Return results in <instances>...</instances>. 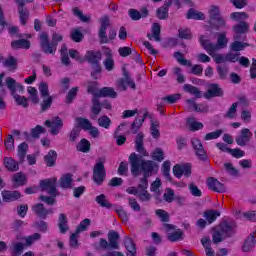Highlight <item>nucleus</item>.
<instances>
[{"label":"nucleus","mask_w":256,"mask_h":256,"mask_svg":"<svg viewBox=\"0 0 256 256\" xmlns=\"http://www.w3.org/2000/svg\"><path fill=\"white\" fill-rule=\"evenodd\" d=\"M156 17L161 20L169 19V9L161 6L156 10Z\"/></svg>","instance_id":"nucleus-61"},{"label":"nucleus","mask_w":256,"mask_h":256,"mask_svg":"<svg viewBox=\"0 0 256 256\" xmlns=\"http://www.w3.org/2000/svg\"><path fill=\"white\" fill-rule=\"evenodd\" d=\"M84 37L85 36L83 35V33L81 31H79V29H74L70 33V39H72V41H74V43H81V41H83Z\"/></svg>","instance_id":"nucleus-55"},{"label":"nucleus","mask_w":256,"mask_h":256,"mask_svg":"<svg viewBox=\"0 0 256 256\" xmlns=\"http://www.w3.org/2000/svg\"><path fill=\"white\" fill-rule=\"evenodd\" d=\"M104 49V55L106 59L103 61V65L106 71H113V69H115V60H113V52L108 47H104Z\"/></svg>","instance_id":"nucleus-20"},{"label":"nucleus","mask_w":256,"mask_h":256,"mask_svg":"<svg viewBox=\"0 0 256 256\" xmlns=\"http://www.w3.org/2000/svg\"><path fill=\"white\" fill-rule=\"evenodd\" d=\"M119 232L111 230L108 232V241L105 238H100L99 240V247L103 251H111L119 249Z\"/></svg>","instance_id":"nucleus-7"},{"label":"nucleus","mask_w":256,"mask_h":256,"mask_svg":"<svg viewBox=\"0 0 256 256\" xmlns=\"http://www.w3.org/2000/svg\"><path fill=\"white\" fill-rule=\"evenodd\" d=\"M63 41V35L54 32L52 34V41L49 42V34L42 32L40 34V47L46 55H55L57 53V45Z\"/></svg>","instance_id":"nucleus-3"},{"label":"nucleus","mask_w":256,"mask_h":256,"mask_svg":"<svg viewBox=\"0 0 256 256\" xmlns=\"http://www.w3.org/2000/svg\"><path fill=\"white\" fill-rule=\"evenodd\" d=\"M147 37L150 41L153 40V38L157 42L161 41V25L154 23L152 26V34H148Z\"/></svg>","instance_id":"nucleus-31"},{"label":"nucleus","mask_w":256,"mask_h":256,"mask_svg":"<svg viewBox=\"0 0 256 256\" xmlns=\"http://www.w3.org/2000/svg\"><path fill=\"white\" fill-rule=\"evenodd\" d=\"M12 49H31V42L27 39H20L11 42Z\"/></svg>","instance_id":"nucleus-30"},{"label":"nucleus","mask_w":256,"mask_h":256,"mask_svg":"<svg viewBox=\"0 0 256 256\" xmlns=\"http://www.w3.org/2000/svg\"><path fill=\"white\" fill-rule=\"evenodd\" d=\"M41 240V234L34 233L26 238V247H31L35 243V241Z\"/></svg>","instance_id":"nucleus-64"},{"label":"nucleus","mask_w":256,"mask_h":256,"mask_svg":"<svg viewBox=\"0 0 256 256\" xmlns=\"http://www.w3.org/2000/svg\"><path fill=\"white\" fill-rule=\"evenodd\" d=\"M208 53V55H210V57H212L215 61V63H217V65L221 64V63H226L227 61V56H224L223 54H216L217 51H206Z\"/></svg>","instance_id":"nucleus-49"},{"label":"nucleus","mask_w":256,"mask_h":256,"mask_svg":"<svg viewBox=\"0 0 256 256\" xmlns=\"http://www.w3.org/2000/svg\"><path fill=\"white\" fill-rule=\"evenodd\" d=\"M105 158H98L93 168L92 179L96 185H103L105 177H107V170H105Z\"/></svg>","instance_id":"nucleus-9"},{"label":"nucleus","mask_w":256,"mask_h":256,"mask_svg":"<svg viewBox=\"0 0 256 256\" xmlns=\"http://www.w3.org/2000/svg\"><path fill=\"white\" fill-rule=\"evenodd\" d=\"M123 78L117 80V87L122 89V91H127V85L131 87L134 91L137 89V85H135V81L131 79V75L127 71V68H122Z\"/></svg>","instance_id":"nucleus-11"},{"label":"nucleus","mask_w":256,"mask_h":256,"mask_svg":"<svg viewBox=\"0 0 256 256\" xmlns=\"http://www.w3.org/2000/svg\"><path fill=\"white\" fill-rule=\"evenodd\" d=\"M17 81H15V79L8 77L6 78V86L8 87V89L11 91L12 95H15V93H17Z\"/></svg>","instance_id":"nucleus-58"},{"label":"nucleus","mask_w":256,"mask_h":256,"mask_svg":"<svg viewBox=\"0 0 256 256\" xmlns=\"http://www.w3.org/2000/svg\"><path fill=\"white\" fill-rule=\"evenodd\" d=\"M44 125L46 127H52L50 130L51 135H59V129L63 128V120L61 119V117L56 116L52 118V121L46 120L44 122Z\"/></svg>","instance_id":"nucleus-14"},{"label":"nucleus","mask_w":256,"mask_h":256,"mask_svg":"<svg viewBox=\"0 0 256 256\" xmlns=\"http://www.w3.org/2000/svg\"><path fill=\"white\" fill-rule=\"evenodd\" d=\"M217 217H221V212L217 210H206L204 212V218L209 225H211V223H215V221H217Z\"/></svg>","instance_id":"nucleus-29"},{"label":"nucleus","mask_w":256,"mask_h":256,"mask_svg":"<svg viewBox=\"0 0 256 256\" xmlns=\"http://www.w3.org/2000/svg\"><path fill=\"white\" fill-rule=\"evenodd\" d=\"M13 181L17 187H22L23 185H27V176L23 172H18L14 174Z\"/></svg>","instance_id":"nucleus-42"},{"label":"nucleus","mask_w":256,"mask_h":256,"mask_svg":"<svg viewBox=\"0 0 256 256\" xmlns=\"http://www.w3.org/2000/svg\"><path fill=\"white\" fill-rule=\"evenodd\" d=\"M206 182L208 188L211 189L212 191H215L216 193H225V191H227L225 184L221 183L216 178L209 177Z\"/></svg>","instance_id":"nucleus-18"},{"label":"nucleus","mask_w":256,"mask_h":256,"mask_svg":"<svg viewBox=\"0 0 256 256\" xmlns=\"http://www.w3.org/2000/svg\"><path fill=\"white\" fill-rule=\"evenodd\" d=\"M237 224L235 222H227L224 221L220 223L218 226L214 227L212 234V241L214 245H219V243H223L225 239L229 237H233L236 233Z\"/></svg>","instance_id":"nucleus-2"},{"label":"nucleus","mask_w":256,"mask_h":256,"mask_svg":"<svg viewBox=\"0 0 256 256\" xmlns=\"http://www.w3.org/2000/svg\"><path fill=\"white\" fill-rule=\"evenodd\" d=\"M32 211H34L35 215L39 217L40 219H47V216L50 214H53V209H47L45 208V205L43 203L35 204L32 207Z\"/></svg>","instance_id":"nucleus-19"},{"label":"nucleus","mask_w":256,"mask_h":256,"mask_svg":"<svg viewBox=\"0 0 256 256\" xmlns=\"http://www.w3.org/2000/svg\"><path fill=\"white\" fill-rule=\"evenodd\" d=\"M144 137L145 136L143 135V132H139L136 135L135 149L139 154L133 152L128 158V161L130 163V171L133 177H139L141 173L143 175V177L140 179V183L136 187L138 193H143L144 191H147L149 187V177L153 175L155 167H157V163H155L154 161L143 159V157H149V152H147V149H145V147L143 146Z\"/></svg>","instance_id":"nucleus-1"},{"label":"nucleus","mask_w":256,"mask_h":256,"mask_svg":"<svg viewBox=\"0 0 256 256\" xmlns=\"http://www.w3.org/2000/svg\"><path fill=\"white\" fill-rule=\"evenodd\" d=\"M41 133H47V130L41 125H37L35 128L31 129V137L33 139H39Z\"/></svg>","instance_id":"nucleus-59"},{"label":"nucleus","mask_w":256,"mask_h":256,"mask_svg":"<svg viewBox=\"0 0 256 256\" xmlns=\"http://www.w3.org/2000/svg\"><path fill=\"white\" fill-rule=\"evenodd\" d=\"M13 98L15 99L17 105H22V107H24L25 109H27V107H29V103L27 101H29V98L25 97V96H21L19 94L14 93L12 94Z\"/></svg>","instance_id":"nucleus-48"},{"label":"nucleus","mask_w":256,"mask_h":256,"mask_svg":"<svg viewBox=\"0 0 256 256\" xmlns=\"http://www.w3.org/2000/svg\"><path fill=\"white\" fill-rule=\"evenodd\" d=\"M183 89L186 93H190V95H194L196 99H201V92L199 88L191 85V84H185L183 86Z\"/></svg>","instance_id":"nucleus-41"},{"label":"nucleus","mask_w":256,"mask_h":256,"mask_svg":"<svg viewBox=\"0 0 256 256\" xmlns=\"http://www.w3.org/2000/svg\"><path fill=\"white\" fill-rule=\"evenodd\" d=\"M173 175L177 177V179H181V177H191V164H176L173 166Z\"/></svg>","instance_id":"nucleus-13"},{"label":"nucleus","mask_w":256,"mask_h":256,"mask_svg":"<svg viewBox=\"0 0 256 256\" xmlns=\"http://www.w3.org/2000/svg\"><path fill=\"white\" fill-rule=\"evenodd\" d=\"M97 97H110V99H117V92H115V89L112 87H103L98 91V94H96Z\"/></svg>","instance_id":"nucleus-27"},{"label":"nucleus","mask_w":256,"mask_h":256,"mask_svg":"<svg viewBox=\"0 0 256 256\" xmlns=\"http://www.w3.org/2000/svg\"><path fill=\"white\" fill-rule=\"evenodd\" d=\"M245 47H249V44L243 43L239 40L232 42L230 45L231 51H236V52L243 51V49H245Z\"/></svg>","instance_id":"nucleus-51"},{"label":"nucleus","mask_w":256,"mask_h":256,"mask_svg":"<svg viewBox=\"0 0 256 256\" xmlns=\"http://www.w3.org/2000/svg\"><path fill=\"white\" fill-rule=\"evenodd\" d=\"M230 18L233 19L234 21H245V19L249 18V15L246 12H233L230 15Z\"/></svg>","instance_id":"nucleus-60"},{"label":"nucleus","mask_w":256,"mask_h":256,"mask_svg":"<svg viewBox=\"0 0 256 256\" xmlns=\"http://www.w3.org/2000/svg\"><path fill=\"white\" fill-rule=\"evenodd\" d=\"M199 41L203 49H205V51H209L210 53L213 51H219V49H225V47H227V43H229L225 33L218 34L217 44L211 43V40L209 39H205L204 35L200 36Z\"/></svg>","instance_id":"nucleus-6"},{"label":"nucleus","mask_w":256,"mask_h":256,"mask_svg":"<svg viewBox=\"0 0 256 256\" xmlns=\"http://www.w3.org/2000/svg\"><path fill=\"white\" fill-rule=\"evenodd\" d=\"M32 227H34V229H37L41 233H47V230L49 229V225H47V222L43 220L34 222Z\"/></svg>","instance_id":"nucleus-53"},{"label":"nucleus","mask_w":256,"mask_h":256,"mask_svg":"<svg viewBox=\"0 0 256 256\" xmlns=\"http://www.w3.org/2000/svg\"><path fill=\"white\" fill-rule=\"evenodd\" d=\"M40 97L42 99L40 106H41V113H45V111H49L51 106L53 105V96L49 95V86L47 83L42 82L39 85Z\"/></svg>","instance_id":"nucleus-8"},{"label":"nucleus","mask_w":256,"mask_h":256,"mask_svg":"<svg viewBox=\"0 0 256 256\" xmlns=\"http://www.w3.org/2000/svg\"><path fill=\"white\" fill-rule=\"evenodd\" d=\"M256 245V240H255V234H250L247 239L244 241V245L242 247V250L244 253L249 252L253 247Z\"/></svg>","instance_id":"nucleus-36"},{"label":"nucleus","mask_w":256,"mask_h":256,"mask_svg":"<svg viewBox=\"0 0 256 256\" xmlns=\"http://www.w3.org/2000/svg\"><path fill=\"white\" fill-rule=\"evenodd\" d=\"M92 125L93 124L91 123V121L87 118H83V117L75 118V126L78 127V129H82L83 131H89Z\"/></svg>","instance_id":"nucleus-26"},{"label":"nucleus","mask_w":256,"mask_h":256,"mask_svg":"<svg viewBox=\"0 0 256 256\" xmlns=\"http://www.w3.org/2000/svg\"><path fill=\"white\" fill-rule=\"evenodd\" d=\"M61 189H73V175L64 174L59 180Z\"/></svg>","instance_id":"nucleus-25"},{"label":"nucleus","mask_w":256,"mask_h":256,"mask_svg":"<svg viewBox=\"0 0 256 256\" xmlns=\"http://www.w3.org/2000/svg\"><path fill=\"white\" fill-rule=\"evenodd\" d=\"M98 125L104 129H109L111 127V118H109L107 115L100 116L98 118Z\"/></svg>","instance_id":"nucleus-54"},{"label":"nucleus","mask_w":256,"mask_h":256,"mask_svg":"<svg viewBox=\"0 0 256 256\" xmlns=\"http://www.w3.org/2000/svg\"><path fill=\"white\" fill-rule=\"evenodd\" d=\"M152 159L153 161H158V163H161L165 159V152L161 150V148H156L152 153Z\"/></svg>","instance_id":"nucleus-56"},{"label":"nucleus","mask_w":256,"mask_h":256,"mask_svg":"<svg viewBox=\"0 0 256 256\" xmlns=\"http://www.w3.org/2000/svg\"><path fill=\"white\" fill-rule=\"evenodd\" d=\"M167 239L168 241H171V243L180 241V239H183V231L181 229H178L175 232H169L167 234Z\"/></svg>","instance_id":"nucleus-45"},{"label":"nucleus","mask_w":256,"mask_h":256,"mask_svg":"<svg viewBox=\"0 0 256 256\" xmlns=\"http://www.w3.org/2000/svg\"><path fill=\"white\" fill-rule=\"evenodd\" d=\"M187 19H194L195 21H205V14L190 8L186 14Z\"/></svg>","instance_id":"nucleus-33"},{"label":"nucleus","mask_w":256,"mask_h":256,"mask_svg":"<svg viewBox=\"0 0 256 256\" xmlns=\"http://www.w3.org/2000/svg\"><path fill=\"white\" fill-rule=\"evenodd\" d=\"M201 243L205 249L206 256H215V251H213V248L211 247V238L210 237L202 238Z\"/></svg>","instance_id":"nucleus-38"},{"label":"nucleus","mask_w":256,"mask_h":256,"mask_svg":"<svg viewBox=\"0 0 256 256\" xmlns=\"http://www.w3.org/2000/svg\"><path fill=\"white\" fill-rule=\"evenodd\" d=\"M162 173L166 181H173V178L171 177V161H164V163L162 164Z\"/></svg>","instance_id":"nucleus-39"},{"label":"nucleus","mask_w":256,"mask_h":256,"mask_svg":"<svg viewBox=\"0 0 256 256\" xmlns=\"http://www.w3.org/2000/svg\"><path fill=\"white\" fill-rule=\"evenodd\" d=\"M25 245L21 242H17L13 245V252L12 256H19L23 253V250L25 249Z\"/></svg>","instance_id":"nucleus-62"},{"label":"nucleus","mask_w":256,"mask_h":256,"mask_svg":"<svg viewBox=\"0 0 256 256\" xmlns=\"http://www.w3.org/2000/svg\"><path fill=\"white\" fill-rule=\"evenodd\" d=\"M41 191H46L48 195L57 197V178H47L40 181Z\"/></svg>","instance_id":"nucleus-10"},{"label":"nucleus","mask_w":256,"mask_h":256,"mask_svg":"<svg viewBox=\"0 0 256 256\" xmlns=\"http://www.w3.org/2000/svg\"><path fill=\"white\" fill-rule=\"evenodd\" d=\"M77 151L81 153H89L91 151V142L89 140L83 138L80 142L76 145Z\"/></svg>","instance_id":"nucleus-37"},{"label":"nucleus","mask_w":256,"mask_h":256,"mask_svg":"<svg viewBox=\"0 0 256 256\" xmlns=\"http://www.w3.org/2000/svg\"><path fill=\"white\" fill-rule=\"evenodd\" d=\"M97 87H99V83L97 81L89 82L87 88L88 93H91L94 97H99L97 96L99 94Z\"/></svg>","instance_id":"nucleus-63"},{"label":"nucleus","mask_w":256,"mask_h":256,"mask_svg":"<svg viewBox=\"0 0 256 256\" xmlns=\"http://www.w3.org/2000/svg\"><path fill=\"white\" fill-rule=\"evenodd\" d=\"M67 223H68L67 215L63 213L60 214L58 218V227L60 229V233H62L63 235H65V233L69 231V225Z\"/></svg>","instance_id":"nucleus-32"},{"label":"nucleus","mask_w":256,"mask_h":256,"mask_svg":"<svg viewBox=\"0 0 256 256\" xmlns=\"http://www.w3.org/2000/svg\"><path fill=\"white\" fill-rule=\"evenodd\" d=\"M111 27V20L109 16H103L100 19V28L98 31V37L100 39V45H105L110 41H113L115 37H117V31L114 28L109 29V33L107 36V28Z\"/></svg>","instance_id":"nucleus-4"},{"label":"nucleus","mask_w":256,"mask_h":256,"mask_svg":"<svg viewBox=\"0 0 256 256\" xmlns=\"http://www.w3.org/2000/svg\"><path fill=\"white\" fill-rule=\"evenodd\" d=\"M17 63L18 60L15 57L9 56L3 61V66L9 69V71H15L17 69Z\"/></svg>","instance_id":"nucleus-40"},{"label":"nucleus","mask_w":256,"mask_h":256,"mask_svg":"<svg viewBox=\"0 0 256 256\" xmlns=\"http://www.w3.org/2000/svg\"><path fill=\"white\" fill-rule=\"evenodd\" d=\"M223 88L219 84H210L208 90L204 94L205 99H213V97H223Z\"/></svg>","instance_id":"nucleus-16"},{"label":"nucleus","mask_w":256,"mask_h":256,"mask_svg":"<svg viewBox=\"0 0 256 256\" xmlns=\"http://www.w3.org/2000/svg\"><path fill=\"white\" fill-rule=\"evenodd\" d=\"M3 163L7 171H10L12 173H15V171L19 169V163H17V161L12 159L11 157H4Z\"/></svg>","instance_id":"nucleus-28"},{"label":"nucleus","mask_w":256,"mask_h":256,"mask_svg":"<svg viewBox=\"0 0 256 256\" xmlns=\"http://www.w3.org/2000/svg\"><path fill=\"white\" fill-rule=\"evenodd\" d=\"M224 169L231 177H239V170L233 166L230 162L224 163Z\"/></svg>","instance_id":"nucleus-50"},{"label":"nucleus","mask_w":256,"mask_h":256,"mask_svg":"<svg viewBox=\"0 0 256 256\" xmlns=\"http://www.w3.org/2000/svg\"><path fill=\"white\" fill-rule=\"evenodd\" d=\"M208 15V23L212 29L219 31V29H223L227 26V21L225 18H223V15H221V8L219 6L211 5L208 11Z\"/></svg>","instance_id":"nucleus-5"},{"label":"nucleus","mask_w":256,"mask_h":256,"mask_svg":"<svg viewBox=\"0 0 256 256\" xmlns=\"http://www.w3.org/2000/svg\"><path fill=\"white\" fill-rule=\"evenodd\" d=\"M103 57V54L101 53V51H88L86 53V61H88V63H90V65L95 66V65H99V61H101Z\"/></svg>","instance_id":"nucleus-22"},{"label":"nucleus","mask_w":256,"mask_h":256,"mask_svg":"<svg viewBox=\"0 0 256 256\" xmlns=\"http://www.w3.org/2000/svg\"><path fill=\"white\" fill-rule=\"evenodd\" d=\"M232 29L235 32L234 40L241 41V35L249 32V24L245 21H241L240 23L234 25Z\"/></svg>","instance_id":"nucleus-17"},{"label":"nucleus","mask_w":256,"mask_h":256,"mask_svg":"<svg viewBox=\"0 0 256 256\" xmlns=\"http://www.w3.org/2000/svg\"><path fill=\"white\" fill-rule=\"evenodd\" d=\"M252 137L253 133L251 132V130H249V128H243L240 131V135L236 136L235 141L240 147H245V145H247V143L251 141Z\"/></svg>","instance_id":"nucleus-15"},{"label":"nucleus","mask_w":256,"mask_h":256,"mask_svg":"<svg viewBox=\"0 0 256 256\" xmlns=\"http://www.w3.org/2000/svg\"><path fill=\"white\" fill-rule=\"evenodd\" d=\"M99 99H100V97H93L92 98V106H91L92 115L90 117L93 120L97 119V116L100 115V113L103 109L101 101Z\"/></svg>","instance_id":"nucleus-24"},{"label":"nucleus","mask_w":256,"mask_h":256,"mask_svg":"<svg viewBox=\"0 0 256 256\" xmlns=\"http://www.w3.org/2000/svg\"><path fill=\"white\" fill-rule=\"evenodd\" d=\"M2 199L3 201H5V203H11L13 201H17V199H21V192L17 190L15 191L3 190Z\"/></svg>","instance_id":"nucleus-23"},{"label":"nucleus","mask_w":256,"mask_h":256,"mask_svg":"<svg viewBox=\"0 0 256 256\" xmlns=\"http://www.w3.org/2000/svg\"><path fill=\"white\" fill-rule=\"evenodd\" d=\"M57 161V152L55 150H50L46 156H44V162L47 167H55V162Z\"/></svg>","instance_id":"nucleus-35"},{"label":"nucleus","mask_w":256,"mask_h":256,"mask_svg":"<svg viewBox=\"0 0 256 256\" xmlns=\"http://www.w3.org/2000/svg\"><path fill=\"white\" fill-rule=\"evenodd\" d=\"M79 135H81V128H79V126L74 125V127L69 133V141H71V143H75Z\"/></svg>","instance_id":"nucleus-57"},{"label":"nucleus","mask_w":256,"mask_h":256,"mask_svg":"<svg viewBox=\"0 0 256 256\" xmlns=\"http://www.w3.org/2000/svg\"><path fill=\"white\" fill-rule=\"evenodd\" d=\"M161 179L156 178V180L151 184L150 191L156 194V199H159L161 196V191L159 190V187H161Z\"/></svg>","instance_id":"nucleus-52"},{"label":"nucleus","mask_w":256,"mask_h":256,"mask_svg":"<svg viewBox=\"0 0 256 256\" xmlns=\"http://www.w3.org/2000/svg\"><path fill=\"white\" fill-rule=\"evenodd\" d=\"M147 119V112L144 113V117L142 119H135V121L131 125V131L135 135L141 127H143V122Z\"/></svg>","instance_id":"nucleus-46"},{"label":"nucleus","mask_w":256,"mask_h":256,"mask_svg":"<svg viewBox=\"0 0 256 256\" xmlns=\"http://www.w3.org/2000/svg\"><path fill=\"white\" fill-rule=\"evenodd\" d=\"M28 149L29 145L27 144V142H23L18 146V157L20 159V163H23V161H25Z\"/></svg>","instance_id":"nucleus-44"},{"label":"nucleus","mask_w":256,"mask_h":256,"mask_svg":"<svg viewBox=\"0 0 256 256\" xmlns=\"http://www.w3.org/2000/svg\"><path fill=\"white\" fill-rule=\"evenodd\" d=\"M29 93L28 99L34 103V105H39V95L37 94V88L35 87H28L27 89Z\"/></svg>","instance_id":"nucleus-47"},{"label":"nucleus","mask_w":256,"mask_h":256,"mask_svg":"<svg viewBox=\"0 0 256 256\" xmlns=\"http://www.w3.org/2000/svg\"><path fill=\"white\" fill-rule=\"evenodd\" d=\"M96 203L100 205V207H105L106 209H111L113 207L112 203H109L107 200V196L105 194H100L95 198Z\"/></svg>","instance_id":"nucleus-43"},{"label":"nucleus","mask_w":256,"mask_h":256,"mask_svg":"<svg viewBox=\"0 0 256 256\" xmlns=\"http://www.w3.org/2000/svg\"><path fill=\"white\" fill-rule=\"evenodd\" d=\"M18 15H19L21 25L23 26L27 25V21H29L30 12H29V9L25 7L24 2H19Z\"/></svg>","instance_id":"nucleus-21"},{"label":"nucleus","mask_w":256,"mask_h":256,"mask_svg":"<svg viewBox=\"0 0 256 256\" xmlns=\"http://www.w3.org/2000/svg\"><path fill=\"white\" fill-rule=\"evenodd\" d=\"M191 145L197 158L200 161H207V151L205 150V147H203L201 140H199V138H192Z\"/></svg>","instance_id":"nucleus-12"},{"label":"nucleus","mask_w":256,"mask_h":256,"mask_svg":"<svg viewBox=\"0 0 256 256\" xmlns=\"http://www.w3.org/2000/svg\"><path fill=\"white\" fill-rule=\"evenodd\" d=\"M124 245L125 248L132 256L137 255V247L135 246V242L129 236H125L124 238Z\"/></svg>","instance_id":"nucleus-34"}]
</instances>
